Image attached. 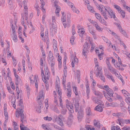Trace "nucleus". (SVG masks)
<instances>
[{
  "label": "nucleus",
  "instance_id": "obj_1",
  "mask_svg": "<svg viewBox=\"0 0 130 130\" xmlns=\"http://www.w3.org/2000/svg\"><path fill=\"white\" fill-rule=\"evenodd\" d=\"M96 6L105 19H107L108 18L106 15L107 13H108L111 18H113L115 19V18H116L115 13L110 7L108 6H104L103 5L98 4L96 5Z\"/></svg>",
  "mask_w": 130,
  "mask_h": 130
},
{
  "label": "nucleus",
  "instance_id": "obj_2",
  "mask_svg": "<svg viewBox=\"0 0 130 130\" xmlns=\"http://www.w3.org/2000/svg\"><path fill=\"white\" fill-rule=\"evenodd\" d=\"M18 108L17 109L15 113V115L16 117L19 118L20 116V120L22 123L21 124H23L26 122L27 119L25 117H24V114L23 113V111L24 107L22 105V101L21 100L18 102L17 105Z\"/></svg>",
  "mask_w": 130,
  "mask_h": 130
},
{
  "label": "nucleus",
  "instance_id": "obj_3",
  "mask_svg": "<svg viewBox=\"0 0 130 130\" xmlns=\"http://www.w3.org/2000/svg\"><path fill=\"white\" fill-rule=\"evenodd\" d=\"M66 103L67 107L69 109L70 112L69 113V116L66 123L68 127H70L72 124L73 117L72 113H73L74 111L72 104L71 102L68 100H66Z\"/></svg>",
  "mask_w": 130,
  "mask_h": 130
},
{
  "label": "nucleus",
  "instance_id": "obj_4",
  "mask_svg": "<svg viewBox=\"0 0 130 130\" xmlns=\"http://www.w3.org/2000/svg\"><path fill=\"white\" fill-rule=\"evenodd\" d=\"M47 61L51 67L52 72L54 75H55L54 66L55 64V59L53 54L51 51H49V55L47 57Z\"/></svg>",
  "mask_w": 130,
  "mask_h": 130
},
{
  "label": "nucleus",
  "instance_id": "obj_5",
  "mask_svg": "<svg viewBox=\"0 0 130 130\" xmlns=\"http://www.w3.org/2000/svg\"><path fill=\"white\" fill-rule=\"evenodd\" d=\"M41 76L43 81L45 83H46L48 80L50 76V73L49 70L46 66H45L44 68L45 73V75H44V71L43 70V68L41 67Z\"/></svg>",
  "mask_w": 130,
  "mask_h": 130
},
{
  "label": "nucleus",
  "instance_id": "obj_6",
  "mask_svg": "<svg viewBox=\"0 0 130 130\" xmlns=\"http://www.w3.org/2000/svg\"><path fill=\"white\" fill-rule=\"evenodd\" d=\"M26 2L25 1H23L22 3V5L24 7V12L25 13V14H22V23L24 25V24L25 19L26 20L27 19L28 8L26 5Z\"/></svg>",
  "mask_w": 130,
  "mask_h": 130
},
{
  "label": "nucleus",
  "instance_id": "obj_7",
  "mask_svg": "<svg viewBox=\"0 0 130 130\" xmlns=\"http://www.w3.org/2000/svg\"><path fill=\"white\" fill-rule=\"evenodd\" d=\"M107 68L112 73L115 74L116 76L118 78L121 80L122 84H124V80L122 78V77L119 73H117V70L113 68L111 65L107 66Z\"/></svg>",
  "mask_w": 130,
  "mask_h": 130
},
{
  "label": "nucleus",
  "instance_id": "obj_8",
  "mask_svg": "<svg viewBox=\"0 0 130 130\" xmlns=\"http://www.w3.org/2000/svg\"><path fill=\"white\" fill-rule=\"evenodd\" d=\"M107 30L109 33L111 34L112 36H114L115 38H117L119 40L121 46H123L124 48H126V46L123 43V42L121 41V39L118 36L116 33L113 32V31H111L109 29L107 28Z\"/></svg>",
  "mask_w": 130,
  "mask_h": 130
},
{
  "label": "nucleus",
  "instance_id": "obj_9",
  "mask_svg": "<svg viewBox=\"0 0 130 130\" xmlns=\"http://www.w3.org/2000/svg\"><path fill=\"white\" fill-rule=\"evenodd\" d=\"M76 53H74L73 54L71 55V65L72 67H74L75 64H77L78 63V59L76 56Z\"/></svg>",
  "mask_w": 130,
  "mask_h": 130
},
{
  "label": "nucleus",
  "instance_id": "obj_10",
  "mask_svg": "<svg viewBox=\"0 0 130 130\" xmlns=\"http://www.w3.org/2000/svg\"><path fill=\"white\" fill-rule=\"evenodd\" d=\"M7 105L6 104H5L4 107V115L5 118V122L4 124V125L3 127L5 128H6V122H7L8 119V113L7 111Z\"/></svg>",
  "mask_w": 130,
  "mask_h": 130
},
{
  "label": "nucleus",
  "instance_id": "obj_11",
  "mask_svg": "<svg viewBox=\"0 0 130 130\" xmlns=\"http://www.w3.org/2000/svg\"><path fill=\"white\" fill-rule=\"evenodd\" d=\"M37 75H35L33 76L32 75H31L29 77V79L30 83L32 84H33L35 83V87L37 89L38 88V85L37 80Z\"/></svg>",
  "mask_w": 130,
  "mask_h": 130
},
{
  "label": "nucleus",
  "instance_id": "obj_12",
  "mask_svg": "<svg viewBox=\"0 0 130 130\" xmlns=\"http://www.w3.org/2000/svg\"><path fill=\"white\" fill-rule=\"evenodd\" d=\"M121 91L124 96L126 98L125 99V101L127 104L130 105V94L125 90H122Z\"/></svg>",
  "mask_w": 130,
  "mask_h": 130
},
{
  "label": "nucleus",
  "instance_id": "obj_13",
  "mask_svg": "<svg viewBox=\"0 0 130 130\" xmlns=\"http://www.w3.org/2000/svg\"><path fill=\"white\" fill-rule=\"evenodd\" d=\"M12 30V34L11 35L12 38L14 42H17L18 41L17 36L16 34L15 29L14 26L12 24L11 26Z\"/></svg>",
  "mask_w": 130,
  "mask_h": 130
},
{
  "label": "nucleus",
  "instance_id": "obj_14",
  "mask_svg": "<svg viewBox=\"0 0 130 130\" xmlns=\"http://www.w3.org/2000/svg\"><path fill=\"white\" fill-rule=\"evenodd\" d=\"M95 102L96 103L100 105L97 106L95 108V110L99 111H103V108L104 107L103 103L100 100H98L97 101H95Z\"/></svg>",
  "mask_w": 130,
  "mask_h": 130
},
{
  "label": "nucleus",
  "instance_id": "obj_15",
  "mask_svg": "<svg viewBox=\"0 0 130 130\" xmlns=\"http://www.w3.org/2000/svg\"><path fill=\"white\" fill-rule=\"evenodd\" d=\"M61 117L62 115H60L58 116L55 115L54 118L55 121L57 122L59 125L62 126L63 125V124L62 120L61 118Z\"/></svg>",
  "mask_w": 130,
  "mask_h": 130
},
{
  "label": "nucleus",
  "instance_id": "obj_16",
  "mask_svg": "<svg viewBox=\"0 0 130 130\" xmlns=\"http://www.w3.org/2000/svg\"><path fill=\"white\" fill-rule=\"evenodd\" d=\"M60 81L59 78L58 77L56 78V88L57 91L58 92V94L59 95H61V89L60 88Z\"/></svg>",
  "mask_w": 130,
  "mask_h": 130
},
{
  "label": "nucleus",
  "instance_id": "obj_17",
  "mask_svg": "<svg viewBox=\"0 0 130 130\" xmlns=\"http://www.w3.org/2000/svg\"><path fill=\"white\" fill-rule=\"evenodd\" d=\"M67 22H66L62 23L64 27L65 28L67 27H69L70 26V18L71 17V15L70 14H68L67 15Z\"/></svg>",
  "mask_w": 130,
  "mask_h": 130
},
{
  "label": "nucleus",
  "instance_id": "obj_18",
  "mask_svg": "<svg viewBox=\"0 0 130 130\" xmlns=\"http://www.w3.org/2000/svg\"><path fill=\"white\" fill-rule=\"evenodd\" d=\"M58 2L56 1L54 2V6L56 8L55 13L57 16L59 17V12L60 11V7L58 6L57 5V3Z\"/></svg>",
  "mask_w": 130,
  "mask_h": 130
},
{
  "label": "nucleus",
  "instance_id": "obj_19",
  "mask_svg": "<svg viewBox=\"0 0 130 130\" xmlns=\"http://www.w3.org/2000/svg\"><path fill=\"white\" fill-rule=\"evenodd\" d=\"M104 89L106 90L107 92V93L110 96H111V97H113V92L112 90L109 88V86H105L104 87Z\"/></svg>",
  "mask_w": 130,
  "mask_h": 130
},
{
  "label": "nucleus",
  "instance_id": "obj_20",
  "mask_svg": "<svg viewBox=\"0 0 130 130\" xmlns=\"http://www.w3.org/2000/svg\"><path fill=\"white\" fill-rule=\"evenodd\" d=\"M22 28L21 27H19L18 30V32L19 34V38L21 40L22 43H23L24 42V39L22 38Z\"/></svg>",
  "mask_w": 130,
  "mask_h": 130
},
{
  "label": "nucleus",
  "instance_id": "obj_21",
  "mask_svg": "<svg viewBox=\"0 0 130 130\" xmlns=\"http://www.w3.org/2000/svg\"><path fill=\"white\" fill-rule=\"evenodd\" d=\"M96 71L95 72V75L96 77H98L99 76L103 74L102 72V68L101 67H99L96 68Z\"/></svg>",
  "mask_w": 130,
  "mask_h": 130
},
{
  "label": "nucleus",
  "instance_id": "obj_22",
  "mask_svg": "<svg viewBox=\"0 0 130 130\" xmlns=\"http://www.w3.org/2000/svg\"><path fill=\"white\" fill-rule=\"evenodd\" d=\"M78 32L79 36L82 37L85 34V30L84 28L81 27L78 28Z\"/></svg>",
  "mask_w": 130,
  "mask_h": 130
},
{
  "label": "nucleus",
  "instance_id": "obj_23",
  "mask_svg": "<svg viewBox=\"0 0 130 130\" xmlns=\"http://www.w3.org/2000/svg\"><path fill=\"white\" fill-rule=\"evenodd\" d=\"M43 107V105L42 103L37 105L35 108V109L36 111L38 113L41 112V109Z\"/></svg>",
  "mask_w": 130,
  "mask_h": 130
},
{
  "label": "nucleus",
  "instance_id": "obj_24",
  "mask_svg": "<svg viewBox=\"0 0 130 130\" xmlns=\"http://www.w3.org/2000/svg\"><path fill=\"white\" fill-rule=\"evenodd\" d=\"M83 117V111L82 110L79 111L78 112V119L79 121H80Z\"/></svg>",
  "mask_w": 130,
  "mask_h": 130
},
{
  "label": "nucleus",
  "instance_id": "obj_25",
  "mask_svg": "<svg viewBox=\"0 0 130 130\" xmlns=\"http://www.w3.org/2000/svg\"><path fill=\"white\" fill-rule=\"evenodd\" d=\"M15 77L16 79L15 81V83L16 85H18V84L21 83L22 81L21 79L20 78L19 76L17 74L14 76Z\"/></svg>",
  "mask_w": 130,
  "mask_h": 130
},
{
  "label": "nucleus",
  "instance_id": "obj_26",
  "mask_svg": "<svg viewBox=\"0 0 130 130\" xmlns=\"http://www.w3.org/2000/svg\"><path fill=\"white\" fill-rule=\"evenodd\" d=\"M57 53V55L58 57V59H57V60L58 62L59 68V69H60L61 68V57L59 55V54L58 53Z\"/></svg>",
  "mask_w": 130,
  "mask_h": 130
},
{
  "label": "nucleus",
  "instance_id": "obj_27",
  "mask_svg": "<svg viewBox=\"0 0 130 130\" xmlns=\"http://www.w3.org/2000/svg\"><path fill=\"white\" fill-rule=\"evenodd\" d=\"M104 93V95L106 98L110 102H111L112 101V100L110 97H111V96H110L109 95L106 93H104V92L103 91Z\"/></svg>",
  "mask_w": 130,
  "mask_h": 130
},
{
  "label": "nucleus",
  "instance_id": "obj_28",
  "mask_svg": "<svg viewBox=\"0 0 130 130\" xmlns=\"http://www.w3.org/2000/svg\"><path fill=\"white\" fill-rule=\"evenodd\" d=\"M42 98L43 99L44 98V96L43 94V91L41 90L39 92V95L37 97V99L38 100H39Z\"/></svg>",
  "mask_w": 130,
  "mask_h": 130
},
{
  "label": "nucleus",
  "instance_id": "obj_29",
  "mask_svg": "<svg viewBox=\"0 0 130 130\" xmlns=\"http://www.w3.org/2000/svg\"><path fill=\"white\" fill-rule=\"evenodd\" d=\"M53 48L55 51H56V52H58L57 42L55 39H53Z\"/></svg>",
  "mask_w": 130,
  "mask_h": 130
},
{
  "label": "nucleus",
  "instance_id": "obj_30",
  "mask_svg": "<svg viewBox=\"0 0 130 130\" xmlns=\"http://www.w3.org/2000/svg\"><path fill=\"white\" fill-rule=\"evenodd\" d=\"M93 25L95 27L96 29L99 32L102 31L103 30L102 28L99 26L98 23L96 22L94 23Z\"/></svg>",
  "mask_w": 130,
  "mask_h": 130
},
{
  "label": "nucleus",
  "instance_id": "obj_31",
  "mask_svg": "<svg viewBox=\"0 0 130 130\" xmlns=\"http://www.w3.org/2000/svg\"><path fill=\"white\" fill-rule=\"evenodd\" d=\"M89 48L90 46H88L87 43L86 42L83 46V51H88Z\"/></svg>",
  "mask_w": 130,
  "mask_h": 130
},
{
  "label": "nucleus",
  "instance_id": "obj_32",
  "mask_svg": "<svg viewBox=\"0 0 130 130\" xmlns=\"http://www.w3.org/2000/svg\"><path fill=\"white\" fill-rule=\"evenodd\" d=\"M90 77L91 78V81L92 82V89L93 88L95 89V86L96 84V83L95 81L93 78L92 77L91 75H90Z\"/></svg>",
  "mask_w": 130,
  "mask_h": 130
},
{
  "label": "nucleus",
  "instance_id": "obj_33",
  "mask_svg": "<svg viewBox=\"0 0 130 130\" xmlns=\"http://www.w3.org/2000/svg\"><path fill=\"white\" fill-rule=\"evenodd\" d=\"M12 125L14 130H18L19 129V126L17 122L14 121H12Z\"/></svg>",
  "mask_w": 130,
  "mask_h": 130
},
{
  "label": "nucleus",
  "instance_id": "obj_34",
  "mask_svg": "<svg viewBox=\"0 0 130 130\" xmlns=\"http://www.w3.org/2000/svg\"><path fill=\"white\" fill-rule=\"evenodd\" d=\"M113 6L115 9H116L118 13L121 12V11H122V10L120 7L117 4H115L113 5Z\"/></svg>",
  "mask_w": 130,
  "mask_h": 130
},
{
  "label": "nucleus",
  "instance_id": "obj_35",
  "mask_svg": "<svg viewBox=\"0 0 130 130\" xmlns=\"http://www.w3.org/2000/svg\"><path fill=\"white\" fill-rule=\"evenodd\" d=\"M102 38L105 42L106 43H108V44L109 46L110 47V46L111 45V42L108 39L104 36H102Z\"/></svg>",
  "mask_w": 130,
  "mask_h": 130
},
{
  "label": "nucleus",
  "instance_id": "obj_36",
  "mask_svg": "<svg viewBox=\"0 0 130 130\" xmlns=\"http://www.w3.org/2000/svg\"><path fill=\"white\" fill-rule=\"evenodd\" d=\"M117 122L121 126H122L123 125V124L125 123V120L121 119H119L117 121Z\"/></svg>",
  "mask_w": 130,
  "mask_h": 130
},
{
  "label": "nucleus",
  "instance_id": "obj_37",
  "mask_svg": "<svg viewBox=\"0 0 130 130\" xmlns=\"http://www.w3.org/2000/svg\"><path fill=\"white\" fill-rule=\"evenodd\" d=\"M62 16L61 18V21L62 23H63L66 21V15L64 14V12H61Z\"/></svg>",
  "mask_w": 130,
  "mask_h": 130
},
{
  "label": "nucleus",
  "instance_id": "obj_38",
  "mask_svg": "<svg viewBox=\"0 0 130 130\" xmlns=\"http://www.w3.org/2000/svg\"><path fill=\"white\" fill-rule=\"evenodd\" d=\"M120 30V32L125 36H127V35L125 32L123 30L122 28L119 25L118 26Z\"/></svg>",
  "mask_w": 130,
  "mask_h": 130
},
{
  "label": "nucleus",
  "instance_id": "obj_39",
  "mask_svg": "<svg viewBox=\"0 0 130 130\" xmlns=\"http://www.w3.org/2000/svg\"><path fill=\"white\" fill-rule=\"evenodd\" d=\"M94 125L98 129L100 128V125L99 122L96 120H95L94 121Z\"/></svg>",
  "mask_w": 130,
  "mask_h": 130
},
{
  "label": "nucleus",
  "instance_id": "obj_40",
  "mask_svg": "<svg viewBox=\"0 0 130 130\" xmlns=\"http://www.w3.org/2000/svg\"><path fill=\"white\" fill-rule=\"evenodd\" d=\"M74 105L75 108V111L77 112L79 107L78 102L77 101H75V103L74 104Z\"/></svg>",
  "mask_w": 130,
  "mask_h": 130
},
{
  "label": "nucleus",
  "instance_id": "obj_41",
  "mask_svg": "<svg viewBox=\"0 0 130 130\" xmlns=\"http://www.w3.org/2000/svg\"><path fill=\"white\" fill-rule=\"evenodd\" d=\"M54 104L55 105H56L58 104V103L57 102V96L56 95V92L55 91H54Z\"/></svg>",
  "mask_w": 130,
  "mask_h": 130
},
{
  "label": "nucleus",
  "instance_id": "obj_42",
  "mask_svg": "<svg viewBox=\"0 0 130 130\" xmlns=\"http://www.w3.org/2000/svg\"><path fill=\"white\" fill-rule=\"evenodd\" d=\"M41 9H42V10L43 11V12L44 13H45V10L43 8V7H44V6L45 5V3L42 0L41 2Z\"/></svg>",
  "mask_w": 130,
  "mask_h": 130
},
{
  "label": "nucleus",
  "instance_id": "obj_43",
  "mask_svg": "<svg viewBox=\"0 0 130 130\" xmlns=\"http://www.w3.org/2000/svg\"><path fill=\"white\" fill-rule=\"evenodd\" d=\"M94 64L95 65V68H96L99 67V62H98V59L96 58H94Z\"/></svg>",
  "mask_w": 130,
  "mask_h": 130
},
{
  "label": "nucleus",
  "instance_id": "obj_44",
  "mask_svg": "<svg viewBox=\"0 0 130 130\" xmlns=\"http://www.w3.org/2000/svg\"><path fill=\"white\" fill-rule=\"evenodd\" d=\"M21 130H29V128L26 127L22 124H21L20 126Z\"/></svg>",
  "mask_w": 130,
  "mask_h": 130
},
{
  "label": "nucleus",
  "instance_id": "obj_45",
  "mask_svg": "<svg viewBox=\"0 0 130 130\" xmlns=\"http://www.w3.org/2000/svg\"><path fill=\"white\" fill-rule=\"evenodd\" d=\"M92 90L93 92L95 95L99 96L100 95L101 93L99 92L96 91V90L95 88H93Z\"/></svg>",
  "mask_w": 130,
  "mask_h": 130
},
{
  "label": "nucleus",
  "instance_id": "obj_46",
  "mask_svg": "<svg viewBox=\"0 0 130 130\" xmlns=\"http://www.w3.org/2000/svg\"><path fill=\"white\" fill-rule=\"evenodd\" d=\"M8 3L10 7L12 8L14 7L13 3L12 0H8Z\"/></svg>",
  "mask_w": 130,
  "mask_h": 130
},
{
  "label": "nucleus",
  "instance_id": "obj_47",
  "mask_svg": "<svg viewBox=\"0 0 130 130\" xmlns=\"http://www.w3.org/2000/svg\"><path fill=\"white\" fill-rule=\"evenodd\" d=\"M71 9L74 12L78 14L80 12L79 10L77 8H75V6L73 7Z\"/></svg>",
  "mask_w": 130,
  "mask_h": 130
},
{
  "label": "nucleus",
  "instance_id": "obj_48",
  "mask_svg": "<svg viewBox=\"0 0 130 130\" xmlns=\"http://www.w3.org/2000/svg\"><path fill=\"white\" fill-rule=\"evenodd\" d=\"M88 30L89 32L92 34L93 37H94L95 36V32L93 31L90 28V26H88Z\"/></svg>",
  "mask_w": 130,
  "mask_h": 130
},
{
  "label": "nucleus",
  "instance_id": "obj_49",
  "mask_svg": "<svg viewBox=\"0 0 130 130\" xmlns=\"http://www.w3.org/2000/svg\"><path fill=\"white\" fill-rule=\"evenodd\" d=\"M73 91L76 95H78V92L77 87L76 86H74L73 87Z\"/></svg>",
  "mask_w": 130,
  "mask_h": 130
},
{
  "label": "nucleus",
  "instance_id": "obj_50",
  "mask_svg": "<svg viewBox=\"0 0 130 130\" xmlns=\"http://www.w3.org/2000/svg\"><path fill=\"white\" fill-rule=\"evenodd\" d=\"M9 82L10 83V85L11 86V88L13 89V90H14L15 89V88L13 82L12 81V80L11 78Z\"/></svg>",
  "mask_w": 130,
  "mask_h": 130
},
{
  "label": "nucleus",
  "instance_id": "obj_51",
  "mask_svg": "<svg viewBox=\"0 0 130 130\" xmlns=\"http://www.w3.org/2000/svg\"><path fill=\"white\" fill-rule=\"evenodd\" d=\"M62 85L63 88L65 89L66 88V86L65 85V82H66V76H63L62 77Z\"/></svg>",
  "mask_w": 130,
  "mask_h": 130
},
{
  "label": "nucleus",
  "instance_id": "obj_52",
  "mask_svg": "<svg viewBox=\"0 0 130 130\" xmlns=\"http://www.w3.org/2000/svg\"><path fill=\"white\" fill-rule=\"evenodd\" d=\"M86 40L88 41L90 43V44H92V40L91 38L88 36H86Z\"/></svg>",
  "mask_w": 130,
  "mask_h": 130
},
{
  "label": "nucleus",
  "instance_id": "obj_53",
  "mask_svg": "<svg viewBox=\"0 0 130 130\" xmlns=\"http://www.w3.org/2000/svg\"><path fill=\"white\" fill-rule=\"evenodd\" d=\"M42 128L45 130H52L51 128H48L46 125L43 124L42 125Z\"/></svg>",
  "mask_w": 130,
  "mask_h": 130
},
{
  "label": "nucleus",
  "instance_id": "obj_54",
  "mask_svg": "<svg viewBox=\"0 0 130 130\" xmlns=\"http://www.w3.org/2000/svg\"><path fill=\"white\" fill-rule=\"evenodd\" d=\"M104 51L102 49V52L101 53H100L98 54V56L99 57V59L100 60H102L103 58L102 56L104 54Z\"/></svg>",
  "mask_w": 130,
  "mask_h": 130
},
{
  "label": "nucleus",
  "instance_id": "obj_55",
  "mask_svg": "<svg viewBox=\"0 0 130 130\" xmlns=\"http://www.w3.org/2000/svg\"><path fill=\"white\" fill-rule=\"evenodd\" d=\"M120 13L121 16L123 18H124L125 17V12L123 10H122L121 12L118 13Z\"/></svg>",
  "mask_w": 130,
  "mask_h": 130
},
{
  "label": "nucleus",
  "instance_id": "obj_56",
  "mask_svg": "<svg viewBox=\"0 0 130 130\" xmlns=\"http://www.w3.org/2000/svg\"><path fill=\"white\" fill-rule=\"evenodd\" d=\"M105 105L107 106V107L109 106H116V104L114 103H109L108 102H106L105 103Z\"/></svg>",
  "mask_w": 130,
  "mask_h": 130
},
{
  "label": "nucleus",
  "instance_id": "obj_57",
  "mask_svg": "<svg viewBox=\"0 0 130 130\" xmlns=\"http://www.w3.org/2000/svg\"><path fill=\"white\" fill-rule=\"evenodd\" d=\"M15 100L14 98H13L11 101L12 105L15 109H16V105L15 104Z\"/></svg>",
  "mask_w": 130,
  "mask_h": 130
},
{
  "label": "nucleus",
  "instance_id": "obj_58",
  "mask_svg": "<svg viewBox=\"0 0 130 130\" xmlns=\"http://www.w3.org/2000/svg\"><path fill=\"white\" fill-rule=\"evenodd\" d=\"M99 20L101 23L104 25H106V21L102 18L101 17Z\"/></svg>",
  "mask_w": 130,
  "mask_h": 130
},
{
  "label": "nucleus",
  "instance_id": "obj_59",
  "mask_svg": "<svg viewBox=\"0 0 130 130\" xmlns=\"http://www.w3.org/2000/svg\"><path fill=\"white\" fill-rule=\"evenodd\" d=\"M88 9L91 13H93L94 12L93 8L90 5L88 6L87 7Z\"/></svg>",
  "mask_w": 130,
  "mask_h": 130
},
{
  "label": "nucleus",
  "instance_id": "obj_60",
  "mask_svg": "<svg viewBox=\"0 0 130 130\" xmlns=\"http://www.w3.org/2000/svg\"><path fill=\"white\" fill-rule=\"evenodd\" d=\"M52 110L54 111V112L58 113H59V111L58 109L57 108L56 106H54L52 108Z\"/></svg>",
  "mask_w": 130,
  "mask_h": 130
},
{
  "label": "nucleus",
  "instance_id": "obj_61",
  "mask_svg": "<svg viewBox=\"0 0 130 130\" xmlns=\"http://www.w3.org/2000/svg\"><path fill=\"white\" fill-rule=\"evenodd\" d=\"M26 91L27 96L28 98H29L30 92V89L29 87H27Z\"/></svg>",
  "mask_w": 130,
  "mask_h": 130
},
{
  "label": "nucleus",
  "instance_id": "obj_62",
  "mask_svg": "<svg viewBox=\"0 0 130 130\" xmlns=\"http://www.w3.org/2000/svg\"><path fill=\"white\" fill-rule=\"evenodd\" d=\"M87 114L88 116H90L91 114V111L90 108H88L86 110Z\"/></svg>",
  "mask_w": 130,
  "mask_h": 130
},
{
  "label": "nucleus",
  "instance_id": "obj_63",
  "mask_svg": "<svg viewBox=\"0 0 130 130\" xmlns=\"http://www.w3.org/2000/svg\"><path fill=\"white\" fill-rule=\"evenodd\" d=\"M75 39V37L73 36H72L70 38V42L71 44H73L74 43V40Z\"/></svg>",
  "mask_w": 130,
  "mask_h": 130
},
{
  "label": "nucleus",
  "instance_id": "obj_64",
  "mask_svg": "<svg viewBox=\"0 0 130 130\" xmlns=\"http://www.w3.org/2000/svg\"><path fill=\"white\" fill-rule=\"evenodd\" d=\"M85 130H94V128H92V129L90 128L89 125H87L85 127Z\"/></svg>",
  "mask_w": 130,
  "mask_h": 130
}]
</instances>
